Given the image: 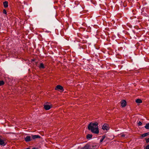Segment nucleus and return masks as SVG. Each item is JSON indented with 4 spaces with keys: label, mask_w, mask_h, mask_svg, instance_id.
<instances>
[{
    "label": "nucleus",
    "mask_w": 149,
    "mask_h": 149,
    "mask_svg": "<svg viewBox=\"0 0 149 149\" xmlns=\"http://www.w3.org/2000/svg\"><path fill=\"white\" fill-rule=\"evenodd\" d=\"M146 149H149V145L146 146Z\"/></svg>",
    "instance_id": "20"
},
{
    "label": "nucleus",
    "mask_w": 149,
    "mask_h": 149,
    "mask_svg": "<svg viewBox=\"0 0 149 149\" xmlns=\"http://www.w3.org/2000/svg\"><path fill=\"white\" fill-rule=\"evenodd\" d=\"M103 140H104L103 139H101L100 140V142H102L103 141Z\"/></svg>",
    "instance_id": "22"
},
{
    "label": "nucleus",
    "mask_w": 149,
    "mask_h": 149,
    "mask_svg": "<svg viewBox=\"0 0 149 149\" xmlns=\"http://www.w3.org/2000/svg\"><path fill=\"white\" fill-rule=\"evenodd\" d=\"M149 142V138L147 139L146 140V142L148 143Z\"/></svg>",
    "instance_id": "18"
},
{
    "label": "nucleus",
    "mask_w": 149,
    "mask_h": 149,
    "mask_svg": "<svg viewBox=\"0 0 149 149\" xmlns=\"http://www.w3.org/2000/svg\"><path fill=\"white\" fill-rule=\"evenodd\" d=\"M144 127L146 129H149V123L146 124Z\"/></svg>",
    "instance_id": "14"
},
{
    "label": "nucleus",
    "mask_w": 149,
    "mask_h": 149,
    "mask_svg": "<svg viewBox=\"0 0 149 149\" xmlns=\"http://www.w3.org/2000/svg\"><path fill=\"white\" fill-rule=\"evenodd\" d=\"M32 149H36L35 148H33Z\"/></svg>",
    "instance_id": "24"
},
{
    "label": "nucleus",
    "mask_w": 149,
    "mask_h": 149,
    "mask_svg": "<svg viewBox=\"0 0 149 149\" xmlns=\"http://www.w3.org/2000/svg\"><path fill=\"white\" fill-rule=\"evenodd\" d=\"M3 5L5 8H6L8 6V2L7 1H5L3 2Z\"/></svg>",
    "instance_id": "11"
},
{
    "label": "nucleus",
    "mask_w": 149,
    "mask_h": 149,
    "mask_svg": "<svg viewBox=\"0 0 149 149\" xmlns=\"http://www.w3.org/2000/svg\"><path fill=\"white\" fill-rule=\"evenodd\" d=\"M148 15H147V14H146V15H145V16H148V17H149Z\"/></svg>",
    "instance_id": "23"
},
{
    "label": "nucleus",
    "mask_w": 149,
    "mask_h": 149,
    "mask_svg": "<svg viewBox=\"0 0 149 149\" xmlns=\"http://www.w3.org/2000/svg\"><path fill=\"white\" fill-rule=\"evenodd\" d=\"M136 102L138 103H141L142 102V101L140 99H137L136 100Z\"/></svg>",
    "instance_id": "12"
},
{
    "label": "nucleus",
    "mask_w": 149,
    "mask_h": 149,
    "mask_svg": "<svg viewBox=\"0 0 149 149\" xmlns=\"http://www.w3.org/2000/svg\"><path fill=\"white\" fill-rule=\"evenodd\" d=\"M149 135V132L147 133H145L141 135V137L142 138H144L148 135Z\"/></svg>",
    "instance_id": "9"
},
{
    "label": "nucleus",
    "mask_w": 149,
    "mask_h": 149,
    "mask_svg": "<svg viewBox=\"0 0 149 149\" xmlns=\"http://www.w3.org/2000/svg\"><path fill=\"white\" fill-rule=\"evenodd\" d=\"M44 108L46 110H48L51 108V107L49 105H44Z\"/></svg>",
    "instance_id": "8"
},
{
    "label": "nucleus",
    "mask_w": 149,
    "mask_h": 149,
    "mask_svg": "<svg viewBox=\"0 0 149 149\" xmlns=\"http://www.w3.org/2000/svg\"><path fill=\"white\" fill-rule=\"evenodd\" d=\"M92 135L91 134H88L86 135V138L87 139H91L92 138Z\"/></svg>",
    "instance_id": "13"
},
{
    "label": "nucleus",
    "mask_w": 149,
    "mask_h": 149,
    "mask_svg": "<svg viewBox=\"0 0 149 149\" xmlns=\"http://www.w3.org/2000/svg\"><path fill=\"white\" fill-rule=\"evenodd\" d=\"M142 124V123L140 121H139L138 123V125L139 126H140Z\"/></svg>",
    "instance_id": "16"
},
{
    "label": "nucleus",
    "mask_w": 149,
    "mask_h": 149,
    "mask_svg": "<svg viewBox=\"0 0 149 149\" xmlns=\"http://www.w3.org/2000/svg\"><path fill=\"white\" fill-rule=\"evenodd\" d=\"M4 84V82L3 81H0V86L3 85Z\"/></svg>",
    "instance_id": "15"
},
{
    "label": "nucleus",
    "mask_w": 149,
    "mask_h": 149,
    "mask_svg": "<svg viewBox=\"0 0 149 149\" xmlns=\"http://www.w3.org/2000/svg\"><path fill=\"white\" fill-rule=\"evenodd\" d=\"M102 129L104 130H107L109 129V127L108 125L107 124H104L102 128Z\"/></svg>",
    "instance_id": "2"
},
{
    "label": "nucleus",
    "mask_w": 149,
    "mask_h": 149,
    "mask_svg": "<svg viewBox=\"0 0 149 149\" xmlns=\"http://www.w3.org/2000/svg\"><path fill=\"white\" fill-rule=\"evenodd\" d=\"M97 122H91L88 125V129L91 132L95 134H98L99 133V130Z\"/></svg>",
    "instance_id": "1"
},
{
    "label": "nucleus",
    "mask_w": 149,
    "mask_h": 149,
    "mask_svg": "<svg viewBox=\"0 0 149 149\" xmlns=\"http://www.w3.org/2000/svg\"><path fill=\"white\" fill-rule=\"evenodd\" d=\"M125 136V134H121V136L122 137H124Z\"/></svg>",
    "instance_id": "19"
},
{
    "label": "nucleus",
    "mask_w": 149,
    "mask_h": 149,
    "mask_svg": "<svg viewBox=\"0 0 149 149\" xmlns=\"http://www.w3.org/2000/svg\"><path fill=\"white\" fill-rule=\"evenodd\" d=\"M1 136H0V145L2 146H5V141H6V140L5 139H1Z\"/></svg>",
    "instance_id": "5"
},
{
    "label": "nucleus",
    "mask_w": 149,
    "mask_h": 149,
    "mask_svg": "<svg viewBox=\"0 0 149 149\" xmlns=\"http://www.w3.org/2000/svg\"><path fill=\"white\" fill-rule=\"evenodd\" d=\"M63 87L60 85H58L57 86L56 88H55V89L56 90H63Z\"/></svg>",
    "instance_id": "7"
},
{
    "label": "nucleus",
    "mask_w": 149,
    "mask_h": 149,
    "mask_svg": "<svg viewBox=\"0 0 149 149\" xmlns=\"http://www.w3.org/2000/svg\"><path fill=\"white\" fill-rule=\"evenodd\" d=\"M121 106L122 107H125L126 105V102L125 100H123L121 101Z\"/></svg>",
    "instance_id": "6"
},
{
    "label": "nucleus",
    "mask_w": 149,
    "mask_h": 149,
    "mask_svg": "<svg viewBox=\"0 0 149 149\" xmlns=\"http://www.w3.org/2000/svg\"><path fill=\"white\" fill-rule=\"evenodd\" d=\"M24 140L26 142H29L32 141V138L30 136H27L24 138Z\"/></svg>",
    "instance_id": "3"
},
{
    "label": "nucleus",
    "mask_w": 149,
    "mask_h": 149,
    "mask_svg": "<svg viewBox=\"0 0 149 149\" xmlns=\"http://www.w3.org/2000/svg\"><path fill=\"white\" fill-rule=\"evenodd\" d=\"M39 67L40 69H44L45 68V66L42 63H40V64L39 66Z\"/></svg>",
    "instance_id": "10"
},
{
    "label": "nucleus",
    "mask_w": 149,
    "mask_h": 149,
    "mask_svg": "<svg viewBox=\"0 0 149 149\" xmlns=\"http://www.w3.org/2000/svg\"><path fill=\"white\" fill-rule=\"evenodd\" d=\"M3 13L5 14V15H6L7 14V12L6 11V10L5 9H4L3 10Z\"/></svg>",
    "instance_id": "17"
},
{
    "label": "nucleus",
    "mask_w": 149,
    "mask_h": 149,
    "mask_svg": "<svg viewBox=\"0 0 149 149\" xmlns=\"http://www.w3.org/2000/svg\"><path fill=\"white\" fill-rule=\"evenodd\" d=\"M105 136H103L102 137V139H103V140L105 138Z\"/></svg>",
    "instance_id": "21"
},
{
    "label": "nucleus",
    "mask_w": 149,
    "mask_h": 149,
    "mask_svg": "<svg viewBox=\"0 0 149 149\" xmlns=\"http://www.w3.org/2000/svg\"><path fill=\"white\" fill-rule=\"evenodd\" d=\"M31 136L32 138V139L35 140L37 139H40L41 138V136L39 135H31Z\"/></svg>",
    "instance_id": "4"
}]
</instances>
